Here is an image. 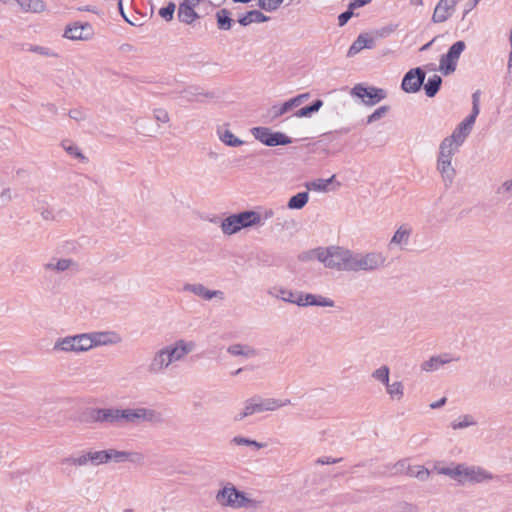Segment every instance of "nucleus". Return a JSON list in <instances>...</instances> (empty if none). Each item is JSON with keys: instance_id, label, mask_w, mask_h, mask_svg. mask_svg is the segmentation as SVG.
I'll return each mask as SVG.
<instances>
[{"instance_id": "1", "label": "nucleus", "mask_w": 512, "mask_h": 512, "mask_svg": "<svg viewBox=\"0 0 512 512\" xmlns=\"http://www.w3.org/2000/svg\"><path fill=\"white\" fill-rule=\"evenodd\" d=\"M196 346L194 341L183 338L162 346L151 355L146 367L147 372L152 376L166 373L173 369L176 363L183 361L187 355L194 352Z\"/></svg>"}, {"instance_id": "2", "label": "nucleus", "mask_w": 512, "mask_h": 512, "mask_svg": "<svg viewBox=\"0 0 512 512\" xmlns=\"http://www.w3.org/2000/svg\"><path fill=\"white\" fill-rule=\"evenodd\" d=\"M434 469L438 474L448 476L462 486L487 483L495 478L492 473L480 466L464 463L453 466L436 465Z\"/></svg>"}, {"instance_id": "3", "label": "nucleus", "mask_w": 512, "mask_h": 512, "mask_svg": "<svg viewBox=\"0 0 512 512\" xmlns=\"http://www.w3.org/2000/svg\"><path fill=\"white\" fill-rule=\"evenodd\" d=\"M215 499L223 507L231 509L257 508L259 502L250 498L245 492L238 490L232 483L226 482L217 492Z\"/></svg>"}, {"instance_id": "4", "label": "nucleus", "mask_w": 512, "mask_h": 512, "mask_svg": "<svg viewBox=\"0 0 512 512\" xmlns=\"http://www.w3.org/2000/svg\"><path fill=\"white\" fill-rule=\"evenodd\" d=\"M316 258L326 267L351 272L352 251L343 247L331 246L314 251Z\"/></svg>"}, {"instance_id": "5", "label": "nucleus", "mask_w": 512, "mask_h": 512, "mask_svg": "<svg viewBox=\"0 0 512 512\" xmlns=\"http://www.w3.org/2000/svg\"><path fill=\"white\" fill-rule=\"evenodd\" d=\"M291 405L290 399L262 398L261 396H253L244 402L243 409L234 417L236 421L256 413L273 412L285 406Z\"/></svg>"}, {"instance_id": "6", "label": "nucleus", "mask_w": 512, "mask_h": 512, "mask_svg": "<svg viewBox=\"0 0 512 512\" xmlns=\"http://www.w3.org/2000/svg\"><path fill=\"white\" fill-rule=\"evenodd\" d=\"M351 272H374L386 266L387 257L380 251L353 252Z\"/></svg>"}, {"instance_id": "7", "label": "nucleus", "mask_w": 512, "mask_h": 512, "mask_svg": "<svg viewBox=\"0 0 512 512\" xmlns=\"http://www.w3.org/2000/svg\"><path fill=\"white\" fill-rule=\"evenodd\" d=\"M161 414L154 409L146 407L121 409L120 427L138 426L142 423H158Z\"/></svg>"}, {"instance_id": "8", "label": "nucleus", "mask_w": 512, "mask_h": 512, "mask_svg": "<svg viewBox=\"0 0 512 512\" xmlns=\"http://www.w3.org/2000/svg\"><path fill=\"white\" fill-rule=\"evenodd\" d=\"M85 333L59 337L53 343L54 353L80 354L89 351Z\"/></svg>"}, {"instance_id": "9", "label": "nucleus", "mask_w": 512, "mask_h": 512, "mask_svg": "<svg viewBox=\"0 0 512 512\" xmlns=\"http://www.w3.org/2000/svg\"><path fill=\"white\" fill-rule=\"evenodd\" d=\"M466 44L460 40L455 42L448 50V52L441 56L439 60V71L447 76L455 72L457 68V62L465 50Z\"/></svg>"}, {"instance_id": "10", "label": "nucleus", "mask_w": 512, "mask_h": 512, "mask_svg": "<svg viewBox=\"0 0 512 512\" xmlns=\"http://www.w3.org/2000/svg\"><path fill=\"white\" fill-rule=\"evenodd\" d=\"M352 95L360 98L367 106H374L387 97V93L382 88L366 87L363 84H357L352 89Z\"/></svg>"}, {"instance_id": "11", "label": "nucleus", "mask_w": 512, "mask_h": 512, "mask_svg": "<svg viewBox=\"0 0 512 512\" xmlns=\"http://www.w3.org/2000/svg\"><path fill=\"white\" fill-rule=\"evenodd\" d=\"M88 350L99 346L117 345L122 342V337L115 331H98L85 333Z\"/></svg>"}, {"instance_id": "12", "label": "nucleus", "mask_w": 512, "mask_h": 512, "mask_svg": "<svg viewBox=\"0 0 512 512\" xmlns=\"http://www.w3.org/2000/svg\"><path fill=\"white\" fill-rule=\"evenodd\" d=\"M425 76V72L419 67L410 69L402 79V90L406 93L418 92L424 83Z\"/></svg>"}, {"instance_id": "13", "label": "nucleus", "mask_w": 512, "mask_h": 512, "mask_svg": "<svg viewBox=\"0 0 512 512\" xmlns=\"http://www.w3.org/2000/svg\"><path fill=\"white\" fill-rule=\"evenodd\" d=\"M44 270L63 273L72 272L76 273L79 271V264L72 258H51L48 262L43 265Z\"/></svg>"}, {"instance_id": "14", "label": "nucleus", "mask_w": 512, "mask_h": 512, "mask_svg": "<svg viewBox=\"0 0 512 512\" xmlns=\"http://www.w3.org/2000/svg\"><path fill=\"white\" fill-rule=\"evenodd\" d=\"M458 0H439L435 6L432 22H446L455 12Z\"/></svg>"}, {"instance_id": "15", "label": "nucleus", "mask_w": 512, "mask_h": 512, "mask_svg": "<svg viewBox=\"0 0 512 512\" xmlns=\"http://www.w3.org/2000/svg\"><path fill=\"white\" fill-rule=\"evenodd\" d=\"M183 291L190 292L204 300H212L214 298H217L219 300H224L225 295L224 292L221 290H210L206 288L203 284L196 283V284H190L186 283L183 286Z\"/></svg>"}, {"instance_id": "16", "label": "nucleus", "mask_w": 512, "mask_h": 512, "mask_svg": "<svg viewBox=\"0 0 512 512\" xmlns=\"http://www.w3.org/2000/svg\"><path fill=\"white\" fill-rule=\"evenodd\" d=\"M296 305L300 307L306 306H318V307H334L335 302L325 296L319 294H304L299 292V298H297Z\"/></svg>"}, {"instance_id": "17", "label": "nucleus", "mask_w": 512, "mask_h": 512, "mask_svg": "<svg viewBox=\"0 0 512 512\" xmlns=\"http://www.w3.org/2000/svg\"><path fill=\"white\" fill-rule=\"evenodd\" d=\"M457 360L458 359L454 358L450 353H442L439 355L431 356L429 359L423 361L420 365V368L424 372H434L439 370L441 367Z\"/></svg>"}, {"instance_id": "18", "label": "nucleus", "mask_w": 512, "mask_h": 512, "mask_svg": "<svg viewBox=\"0 0 512 512\" xmlns=\"http://www.w3.org/2000/svg\"><path fill=\"white\" fill-rule=\"evenodd\" d=\"M472 129V124H470L466 120H462L454 129L452 134L448 137H445L444 139L453 144L454 146L460 148L466 141L467 137L470 135Z\"/></svg>"}, {"instance_id": "19", "label": "nucleus", "mask_w": 512, "mask_h": 512, "mask_svg": "<svg viewBox=\"0 0 512 512\" xmlns=\"http://www.w3.org/2000/svg\"><path fill=\"white\" fill-rule=\"evenodd\" d=\"M412 234V229L406 224L401 225L398 227V229L395 231L394 235L390 239L388 243V248L390 250L394 248L404 249L410 240V236Z\"/></svg>"}, {"instance_id": "20", "label": "nucleus", "mask_w": 512, "mask_h": 512, "mask_svg": "<svg viewBox=\"0 0 512 512\" xmlns=\"http://www.w3.org/2000/svg\"><path fill=\"white\" fill-rule=\"evenodd\" d=\"M267 293L273 298L280 299L291 304H296L297 298H299V292H293L280 285L270 287Z\"/></svg>"}, {"instance_id": "21", "label": "nucleus", "mask_w": 512, "mask_h": 512, "mask_svg": "<svg viewBox=\"0 0 512 512\" xmlns=\"http://www.w3.org/2000/svg\"><path fill=\"white\" fill-rule=\"evenodd\" d=\"M227 352L234 357H243L245 359L253 358L258 355V351L253 346L241 343L228 346Z\"/></svg>"}, {"instance_id": "22", "label": "nucleus", "mask_w": 512, "mask_h": 512, "mask_svg": "<svg viewBox=\"0 0 512 512\" xmlns=\"http://www.w3.org/2000/svg\"><path fill=\"white\" fill-rule=\"evenodd\" d=\"M375 45V41L368 34H360L356 40L352 43L348 50V56L352 57L358 54L363 49H371Z\"/></svg>"}, {"instance_id": "23", "label": "nucleus", "mask_w": 512, "mask_h": 512, "mask_svg": "<svg viewBox=\"0 0 512 512\" xmlns=\"http://www.w3.org/2000/svg\"><path fill=\"white\" fill-rule=\"evenodd\" d=\"M437 171L440 173L443 184L446 188H449L456 176V170L452 165V162H437Z\"/></svg>"}, {"instance_id": "24", "label": "nucleus", "mask_w": 512, "mask_h": 512, "mask_svg": "<svg viewBox=\"0 0 512 512\" xmlns=\"http://www.w3.org/2000/svg\"><path fill=\"white\" fill-rule=\"evenodd\" d=\"M240 230L252 226L260 225V219L257 211H244L234 214Z\"/></svg>"}, {"instance_id": "25", "label": "nucleus", "mask_w": 512, "mask_h": 512, "mask_svg": "<svg viewBox=\"0 0 512 512\" xmlns=\"http://www.w3.org/2000/svg\"><path fill=\"white\" fill-rule=\"evenodd\" d=\"M459 151V148L443 139L439 145L437 162H452L453 156Z\"/></svg>"}, {"instance_id": "26", "label": "nucleus", "mask_w": 512, "mask_h": 512, "mask_svg": "<svg viewBox=\"0 0 512 512\" xmlns=\"http://www.w3.org/2000/svg\"><path fill=\"white\" fill-rule=\"evenodd\" d=\"M86 30H90L88 24L79 25L77 23L67 26L64 37L70 40H86L88 36L84 33Z\"/></svg>"}, {"instance_id": "27", "label": "nucleus", "mask_w": 512, "mask_h": 512, "mask_svg": "<svg viewBox=\"0 0 512 512\" xmlns=\"http://www.w3.org/2000/svg\"><path fill=\"white\" fill-rule=\"evenodd\" d=\"M195 6L187 2L181 3L178 8L179 20L183 23L191 24L198 17L194 10Z\"/></svg>"}, {"instance_id": "28", "label": "nucleus", "mask_w": 512, "mask_h": 512, "mask_svg": "<svg viewBox=\"0 0 512 512\" xmlns=\"http://www.w3.org/2000/svg\"><path fill=\"white\" fill-rule=\"evenodd\" d=\"M217 135L221 142L229 147H239L244 143L226 127H219L217 129Z\"/></svg>"}, {"instance_id": "29", "label": "nucleus", "mask_w": 512, "mask_h": 512, "mask_svg": "<svg viewBox=\"0 0 512 512\" xmlns=\"http://www.w3.org/2000/svg\"><path fill=\"white\" fill-rule=\"evenodd\" d=\"M386 393L393 401H401L404 397V384L402 381L388 382L385 385Z\"/></svg>"}, {"instance_id": "30", "label": "nucleus", "mask_w": 512, "mask_h": 512, "mask_svg": "<svg viewBox=\"0 0 512 512\" xmlns=\"http://www.w3.org/2000/svg\"><path fill=\"white\" fill-rule=\"evenodd\" d=\"M269 20V17L264 15L262 12L258 10L248 11L243 17H241L238 22L242 26L250 25L251 23H263Z\"/></svg>"}, {"instance_id": "31", "label": "nucleus", "mask_w": 512, "mask_h": 512, "mask_svg": "<svg viewBox=\"0 0 512 512\" xmlns=\"http://www.w3.org/2000/svg\"><path fill=\"white\" fill-rule=\"evenodd\" d=\"M24 12L41 13L46 6L42 0H16Z\"/></svg>"}, {"instance_id": "32", "label": "nucleus", "mask_w": 512, "mask_h": 512, "mask_svg": "<svg viewBox=\"0 0 512 512\" xmlns=\"http://www.w3.org/2000/svg\"><path fill=\"white\" fill-rule=\"evenodd\" d=\"M88 458H89L88 451L83 450L75 455L64 458L62 460V463L66 464V465H73L76 467H84V466H87L88 464H90Z\"/></svg>"}, {"instance_id": "33", "label": "nucleus", "mask_w": 512, "mask_h": 512, "mask_svg": "<svg viewBox=\"0 0 512 512\" xmlns=\"http://www.w3.org/2000/svg\"><path fill=\"white\" fill-rule=\"evenodd\" d=\"M334 178L335 176L333 175L329 179H316L309 181L305 183V187L310 191L326 192L328 191V186L332 183Z\"/></svg>"}, {"instance_id": "34", "label": "nucleus", "mask_w": 512, "mask_h": 512, "mask_svg": "<svg viewBox=\"0 0 512 512\" xmlns=\"http://www.w3.org/2000/svg\"><path fill=\"white\" fill-rule=\"evenodd\" d=\"M442 79L438 75H433L428 78V81L424 84V90L428 97H434L441 86Z\"/></svg>"}, {"instance_id": "35", "label": "nucleus", "mask_w": 512, "mask_h": 512, "mask_svg": "<svg viewBox=\"0 0 512 512\" xmlns=\"http://www.w3.org/2000/svg\"><path fill=\"white\" fill-rule=\"evenodd\" d=\"M221 230L225 235H233L240 231V228L238 226L237 220L233 215L228 216L225 218L221 223Z\"/></svg>"}, {"instance_id": "36", "label": "nucleus", "mask_w": 512, "mask_h": 512, "mask_svg": "<svg viewBox=\"0 0 512 512\" xmlns=\"http://www.w3.org/2000/svg\"><path fill=\"white\" fill-rule=\"evenodd\" d=\"M308 200V192H300L289 199L287 207L289 209H302L307 204Z\"/></svg>"}, {"instance_id": "37", "label": "nucleus", "mask_w": 512, "mask_h": 512, "mask_svg": "<svg viewBox=\"0 0 512 512\" xmlns=\"http://www.w3.org/2000/svg\"><path fill=\"white\" fill-rule=\"evenodd\" d=\"M477 424L476 420L472 415L466 414L458 417L454 421L451 422V428L453 430H459L468 428L470 426H475Z\"/></svg>"}, {"instance_id": "38", "label": "nucleus", "mask_w": 512, "mask_h": 512, "mask_svg": "<svg viewBox=\"0 0 512 512\" xmlns=\"http://www.w3.org/2000/svg\"><path fill=\"white\" fill-rule=\"evenodd\" d=\"M322 106L323 101L318 99L314 101L311 105L300 108L298 111L295 112L294 116L297 118L309 117L313 113L318 112Z\"/></svg>"}, {"instance_id": "39", "label": "nucleus", "mask_w": 512, "mask_h": 512, "mask_svg": "<svg viewBox=\"0 0 512 512\" xmlns=\"http://www.w3.org/2000/svg\"><path fill=\"white\" fill-rule=\"evenodd\" d=\"M371 377L385 386L390 381V368L387 365H382L372 372Z\"/></svg>"}, {"instance_id": "40", "label": "nucleus", "mask_w": 512, "mask_h": 512, "mask_svg": "<svg viewBox=\"0 0 512 512\" xmlns=\"http://www.w3.org/2000/svg\"><path fill=\"white\" fill-rule=\"evenodd\" d=\"M217 24L221 30H229L232 25V19L230 13L226 9H221L216 13Z\"/></svg>"}, {"instance_id": "41", "label": "nucleus", "mask_w": 512, "mask_h": 512, "mask_svg": "<svg viewBox=\"0 0 512 512\" xmlns=\"http://www.w3.org/2000/svg\"><path fill=\"white\" fill-rule=\"evenodd\" d=\"M407 474L410 477L416 478L420 481H426V480H428V478L430 476L429 470L421 465L409 467L407 470Z\"/></svg>"}, {"instance_id": "42", "label": "nucleus", "mask_w": 512, "mask_h": 512, "mask_svg": "<svg viewBox=\"0 0 512 512\" xmlns=\"http://www.w3.org/2000/svg\"><path fill=\"white\" fill-rule=\"evenodd\" d=\"M292 143V139L282 132H272L267 146L274 147L278 145H287Z\"/></svg>"}, {"instance_id": "43", "label": "nucleus", "mask_w": 512, "mask_h": 512, "mask_svg": "<svg viewBox=\"0 0 512 512\" xmlns=\"http://www.w3.org/2000/svg\"><path fill=\"white\" fill-rule=\"evenodd\" d=\"M251 133L255 139L267 146L272 131L268 127H254L251 129Z\"/></svg>"}, {"instance_id": "44", "label": "nucleus", "mask_w": 512, "mask_h": 512, "mask_svg": "<svg viewBox=\"0 0 512 512\" xmlns=\"http://www.w3.org/2000/svg\"><path fill=\"white\" fill-rule=\"evenodd\" d=\"M88 459L91 465L98 466L106 464V450H87Z\"/></svg>"}, {"instance_id": "45", "label": "nucleus", "mask_w": 512, "mask_h": 512, "mask_svg": "<svg viewBox=\"0 0 512 512\" xmlns=\"http://www.w3.org/2000/svg\"><path fill=\"white\" fill-rule=\"evenodd\" d=\"M120 463L126 461V451L125 450H116V449H107L106 450V464L110 462Z\"/></svg>"}, {"instance_id": "46", "label": "nucleus", "mask_w": 512, "mask_h": 512, "mask_svg": "<svg viewBox=\"0 0 512 512\" xmlns=\"http://www.w3.org/2000/svg\"><path fill=\"white\" fill-rule=\"evenodd\" d=\"M295 107L296 105L293 99L291 98L288 101L284 102L282 105L273 106L271 109V113L273 114V118H278Z\"/></svg>"}, {"instance_id": "47", "label": "nucleus", "mask_w": 512, "mask_h": 512, "mask_svg": "<svg viewBox=\"0 0 512 512\" xmlns=\"http://www.w3.org/2000/svg\"><path fill=\"white\" fill-rule=\"evenodd\" d=\"M232 442L239 446H251L256 450H259V449L265 447L264 443H260L255 440H251V439L245 438L243 436H235L232 439Z\"/></svg>"}, {"instance_id": "48", "label": "nucleus", "mask_w": 512, "mask_h": 512, "mask_svg": "<svg viewBox=\"0 0 512 512\" xmlns=\"http://www.w3.org/2000/svg\"><path fill=\"white\" fill-rule=\"evenodd\" d=\"M100 408H88L82 415V421L86 423L100 424Z\"/></svg>"}, {"instance_id": "49", "label": "nucleus", "mask_w": 512, "mask_h": 512, "mask_svg": "<svg viewBox=\"0 0 512 512\" xmlns=\"http://www.w3.org/2000/svg\"><path fill=\"white\" fill-rule=\"evenodd\" d=\"M185 97L189 101H198L200 96L211 97L212 95L209 93H204L202 89L198 87H189L183 91Z\"/></svg>"}, {"instance_id": "50", "label": "nucleus", "mask_w": 512, "mask_h": 512, "mask_svg": "<svg viewBox=\"0 0 512 512\" xmlns=\"http://www.w3.org/2000/svg\"><path fill=\"white\" fill-rule=\"evenodd\" d=\"M283 0H258V6L268 12L277 10Z\"/></svg>"}, {"instance_id": "51", "label": "nucleus", "mask_w": 512, "mask_h": 512, "mask_svg": "<svg viewBox=\"0 0 512 512\" xmlns=\"http://www.w3.org/2000/svg\"><path fill=\"white\" fill-rule=\"evenodd\" d=\"M497 194L502 198L509 199L512 197V179L504 181L497 189Z\"/></svg>"}, {"instance_id": "52", "label": "nucleus", "mask_w": 512, "mask_h": 512, "mask_svg": "<svg viewBox=\"0 0 512 512\" xmlns=\"http://www.w3.org/2000/svg\"><path fill=\"white\" fill-rule=\"evenodd\" d=\"M389 109L390 107L386 105L377 108L371 115L368 116L367 124H371L383 118L388 113Z\"/></svg>"}, {"instance_id": "53", "label": "nucleus", "mask_w": 512, "mask_h": 512, "mask_svg": "<svg viewBox=\"0 0 512 512\" xmlns=\"http://www.w3.org/2000/svg\"><path fill=\"white\" fill-rule=\"evenodd\" d=\"M62 147L68 154L75 156L79 159H85L84 155L81 153L80 149L75 144L69 141H64L62 142Z\"/></svg>"}, {"instance_id": "54", "label": "nucleus", "mask_w": 512, "mask_h": 512, "mask_svg": "<svg viewBox=\"0 0 512 512\" xmlns=\"http://www.w3.org/2000/svg\"><path fill=\"white\" fill-rule=\"evenodd\" d=\"M121 408H110L108 426L120 427Z\"/></svg>"}, {"instance_id": "55", "label": "nucleus", "mask_w": 512, "mask_h": 512, "mask_svg": "<svg viewBox=\"0 0 512 512\" xmlns=\"http://www.w3.org/2000/svg\"><path fill=\"white\" fill-rule=\"evenodd\" d=\"M153 118L162 124H166L170 121L169 113L163 108H156L153 110Z\"/></svg>"}, {"instance_id": "56", "label": "nucleus", "mask_w": 512, "mask_h": 512, "mask_svg": "<svg viewBox=\"0 0 512 512\" xmlns=\"http://www.w3.org/2000/svg\"><path fill=\"white\" fill-rule=\"evenodd\" d=\"M145 456L141 452L137 451H126V461L133 464L142 465L144 463Z\"/></svg>"}, {"instance_id": "57", "label": "nucleus", "mask_w": 512, "mask_h": 512, "mask_svg": "<svg viewBox=\"0 0 512 512\" xmlns=\"http://www.w3.org/2000/svg\"><path fill=\"white\" fill-rule=\"evenodd\" d=\"M175 8V4L173 2H170L166 7H163L159 10V15L166 21H171L173 19Z\"/></svg>"}, {"instance_id": "58", "label": "nucleus", "mask_w": 512, "mask_h": 512, "mask_svg": "<svg viewBox=\"0 0 512 512\" xmlns=\"http://www.w3.org/2000/svg\"><path fill=\"white\" fill-rule=\"evenodd\" d=\"M28 50L30 52H33V53H36L39 55H43V56H47V57H55L56 56V54L51 49H49L47 47L39 46V45H31Z\"/></svg>"}, {"instance_id": "59", "label": "nucleus", "mask_w": 512, "mask_h": 512, "mask_svg": "<svg viewBox=\"0 0 512 512\" xmlns=\"http://www.w3.org/2000/svg\"><path fill=\"white\" fill-rule=\"evenodd\" d=\"M34 206H35L36 210L38 212H40V214L43 217V219H45V220H52V219H54L53 211L50 210L49 208H45L44 206H42L40 201H37L34 204Z\"/></svg>"}, {"instance_id": "60", "label": "nucleus", "mask_w": 512, "mask_h": 512, "mask_svg": "<svg viewBox=\"0 0 512 512\" xmlns=\"http://www.w3.org/2000/svg\"><path fill=\"white\" fill-rule=\"evenodd\" d=\"M12 200V191L10 188H4L0 193V205L5 206Z\"/></svg>"}, {"instance_id": "61", "label": "nucleus", "mask_w": 512, "mask_h": 512, "mask_svg": "<svg viewBox=\"0 0 512 512\" xmlns=\"http://www.w3.org/2000/svg\"><path fill=\"white\" fill-rule=\"evenodd\" d=\"M274 214H275V212L271 208L264 209L262 212H258V216H259V219H260V225L259 226H262L264 224V221L273 218Z\"/></svg>"}, {"instance_id": "62", "label": "nucleus", "mask_w": 512, "mask_h": 512, "mask_svg": "<svg viewBox=\"0 0 512 512\" xmlns=\"http://www.w3.org/2000/svg\"><path fill=\"white\" fill-rule=\"evenodd\" d=\"M479 112H480V107H479V105H477L475 103V105H472V110H471L470 115H468L464 120H466L467 122H469L470 124H472L474 126Z\"/></svg>"}, {"instance_id": "63", "label": "nucleus", "mask_w": 512, "mask_h": 512, "mask_svg": "<svg viewBox=\"0 0 512 512\" xmlns=\"http://www.w3.org/2000/svg\"><path fill=\"white\" fill-rule=\"evenodd\" d=\"M352 16H353V10H350L349 8L347 11L341 13L338 16L339 26H344Z\"/></svg>"}, {"instance_id": "64", "label": "nucleus", "mask_w": 512, "mask_h": 512, "mask_svg": "<svg viewBox=\"0 0 512 512\" xmlns=\"http://www.w3.org/2000/svg\"><path fill=\"white\" fill-rule=\"evenodd\" d=\"M109 412H110V408H100V415H99L100 424L108 426Z\"/></svg>"}]
</instances>
